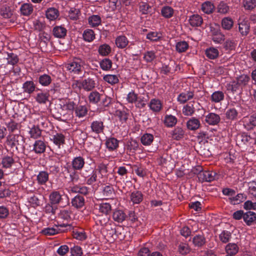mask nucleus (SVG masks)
Masks as SVG:
<instances>
[{
    "mask_svg": "<svg viewBox=\"0 0 256 256\" xmlns=\"http://www.w3.org/2000/svg\"><path fill=\"white\" fill-rule=\"evenodd\" d=\"M190 24L192 26H200L203 22L202 18L198 14H194L189 18Z\"/></svg>",
    "mask_w": 256,
    "mask_h": 256,
    "instance_id": "nucleus-37",
    "label": "nucleus"
},
{
    "mask_svg": "<svg viewBox=\"0 0 256 256\" xmlns=\"http://www.w3.org/2000/svg\"><path fill=\"white\" fill-rule=\"evenodd\" d=\"M52 80L51 77L46 74L41 75L38 78L39 83L44 86H49L52 82Z\"/></svg>",
    "mask_w": 256,
    "mask_h": 256,
    "instance_id": "nucleus-49",
    "label": "nucleus"
},
{
    "mask_svg": "<svg viewBox=\"0 0 256 256\" xmlns=\"http://www.w3.org/2000/svg\"><path fill=\"white\" fill-rule=\"evenodd\" d=\"M14 163V160L12 157L6 156L2 158L0 164L3 168H10Z\"/></svg>",
    "mask_w": 256,
    "mask_h": 256,
    "instance_id": "nucleus-56",
    "label": "nucleus"
},
{
    "mask_svg": "<svg viewBox=\"0 0 256 256\" xmlns=\"http://www.w3.org/2000/svg\"><path fill=\"white\" fill-rule=\"evenodd\" d=\"M7 58L6 59L8 60V64L11 65H14L16 64L18 62V58L16 54L14 53H8L7 52Z\"/></svg>",
    "mask_w": 256,
    "mask_h": 256,
    "instance_id": "nucleus-59",
    "label": "nucleus"
},
{
    "mask_svg": "<svg viewBox=\"0 0 256 256\" xmlns=\"http://www.w3.org/2000/svg\"><path fill=\"white\" fill-rule=\"evenodd\" d=\"M243 219L248 226H250L256 221V214L251 211L247 212L244 214Z\"/></svg>",
    "mask_w": 256,
    "mask_h": 256,
    "instance_id": "nucleus-26",
    "label": "nucleus"
},
{
    "mask_svg": "<svg viewBox=\"0 0 256 256\" xmlns=\"http://www.w3.org/2000/svg\"><path fill=\"white\" fill-rule=\"evenodd\" d=\"M0 14L4 18H8L12 15V12L10 7L3 6L0 10Z\"/></svg>",
    "mask_w": 256,
    "mask_h": 256,
    "instance_id": "nucleus-64",
    "label": "nucleus"
},
{
    "mask_svg": "<svg viewBox=\"0 0 256 256\" xmlns=\"http://www.w3.org/2000/svg\"><path fill=\"white\" fill-rule=\"evenodd\" d=\"M220 120V116L214 112H210L205 116L204 121L209 125L215 126Z\"/></svg>",
    "mask_w": 256,
    "mask_h": 256,
    "instance_id": "nucleus-10",
    "label": "nucleus"
},
{
    "mask_svg": "<svg viewBox=\"0 0 256 256\" xmlns=\"http://www.w3.org/2000/svg\"><path fill=\"white\" fill-rule=\"evenodd\" d=\"M81 63L80 60L76 58L72 62L68 63L66 65V68L70 72L79 74H81L82 71V67Z\"/></svg>",
    "mask_w": 256,
    "mask_h": 256,
    "instance_id": "nucleus-5",
    "label": "nucleus"
},
{
    "mask_svg": "<svg viewBox=\"0 0 256 256\" xmlns=\"http://www.w3.org/2000/svg\"><path fill=\"white\" fill-rule=\"evenodd\" d=\"M126 216L122 210H115L112 214L113 220L118 223L124 222L126 218Z\"/></svg>",
    "mask_w": 256,
    "mask_h": 256,
    "instance_id": "nucleus-27",
    "label": "nucleus"
},
{
    "mask_svg": "<svg viewBox=\"0 0 256 256\" xmlns=\"http://www.w3.org/2000/svg\"><path fill=\"white\" fill-rule=\"evenodd\" d=\"M6 126L10 132H14L18 130L20 128V125L18 122L10 120L6 123Z\"/></svg>",
    "mask_w": 256,
    "mask_h": 256,
    "instance_id": "nucleus-53",
    "label": "nucleus"
},
{
    "mask_svg": "<svg viewBox=\"0 0 256 256\" xmlns=\"http://www.w3.org/2000/svg\"><path fill=\"white\" fill-rule=\"evenodd\" d=\"M67 32V30L62 26H56L54 28L52 33L54 37L57 38H64Z\"/></svg>",
    "mask_w": 256,
    "mask_h": 256,
    "instance_id": "nucleus-25",
    "label": "nucleus"
},
{
    "mask_svg": "<svg viewBox=\"0 0 256 256\" xmlns=\"http://www.w3.org/2000/svg\"><path fill=\"white\" fill-rule=\"evenodd\" d=\"M177 118L172 115H166L164 117V124L167 127L171 128L177 123Z\"/></svg>",
    "mask_w": 256,
    "mask_h": 256,
    "instance_id": "nucleus-43",
    "label": "nucleus"
},
{
    "mask_svg": "<svg viewBox=\"0 0 256 256\" xmlns=\"http://www.w3.org/2000/svg\"><path fill=\"white\" fill-rule=\"evenodd\" d=\"M194 96V92L191 91L183 92L180 93L177 98L178 101L180 104H184L188 100L193 98Z\"/></svg>",
    "mask_w": 256,
    "mask_h": 256,
    "instance_id": "nucleus-21",
    "label": "nucleus"
},
{
    "mask_svg": "<svg viewBox=\"0 0 256 256\" xmlns=\"http://www.w3.org/2000/svg\"><path fill=\"white\" fill-rule=\"evenodd\" d=\"M28 129V132L30 136V138L36 140L41 136L42 130L38 126L32 125V127H29Z\"/></svg>",
    "mask_w": 256,
    "mask_h": 256,
    "instance_id": "nucleus-11",
    "label": "nucleus"
},
{
    "mask_svg": "<svg viewBox=\"0 0 256 256\" xmlns=\"http://www.w3.org/2000/svg\"><path fill=\"white\" fill-rule=\"evenodd\" d=\"M103 195L106 198H110L114 196V190L112 186H106L103 189Z\"/></svg>",
    "mask_w": 256,
    "mask_h": 256,
    "instance_id": "nucleus-61",
    "label": "nucleus"
},
{
    "mask_svg": "<svg viewBox=\"0 0 256 256\" xmlns=\"http://www.w3.org/2000/svg\"><path fill=\"white\" fill-rule=\"evenodd\" d=\"M148 106L152 112H159L162 109L163 104L158 98H154L150 100Z\"/></svg>",
    "mask_w": 256,
    "mask_h": 256,
    "instance_id": "nucleus-8",
    "label": "nucleus"
},
{
    "mask_svg": "<svg viewBox=\"0 0 256 256\" xmlns=\"http://www.w3.org/2000/svg\"><path fill=\"white\" fill-rule=\"evenodd\" d=\"M205 54L208 58L214 60L218 57L219 52L217 48L210 47L206 50Z\"/></svg>",
    "mask_w": 256,
    "mask_h": 256,
    "instance_id": "nucleus-46",
    "label": "nucleus"
},
{
    "mask_svg": "<svg viewBox=\"0 0 256 256\" xmlns=\"http://www.w3.org/2000/svg\"><path fill=\"white\" fill-rule=\"evenodd\" d=\"M143 58L147 62H150L156 58V52L152 50L147 51L144 54Z\"/></svg>",
    "mask_w": 256,
    "mask_h": 256,
    "instance_id": "nucleus-62",
    "label": "nucleus"
},
{
    "mask_svg": "<svg viewBox=\"0 0 256 256\" xmlns=\"http://www.w3.org/2000/svg\"><path fill=\"white\" fill-rule=\"evenodd\" d=\"M250 80L249 76L246 74H242L236 77L234 80L228 83L226 86V90L234 93L247 85Z\"/></svg>",
    "mask_w": 256,
    "mask_h": 256,
    "instance_id": "nucleus-1",
    "label": "nucleus"
},
{
    "mask_svg": "<svg viewBox=\"0 0 256 256\" xmlns=\"http://www.w3.org/2000/svg\"><path fill=\"white\" fill-rule=\"evenodd\" d=\"M182 111L184 116H191L195 112V108L193 104L190 103L183 107Z\"/></svg>",
    "mask_w": 256,
    "mask_h": 256,
    "instance_id": "nucleus-51",
    "label": "nucleus"
},
{
    "mask_svg": "<svg viewBox=\"0 0 256 256\" xmlns=\"http://www.w3.org/2000/svg\"><path fill=\"white\" fill-rule=\"evenodd\" d=\"M222 26L225 30H230L234 25V21L230 17L223 18L221 22Z\"/></svg>",
    "mask_w": 256,
    "mask_h": 256,
    "instance_id": "nucleus-47",
    "label": "nucleus"
},
{
    "mask_svg": "<svg viewBox=\"0 0 256 256\" xmlns=\"http://www.w3.org/2000/svg\"><path fill=\"white\" fill-rule=\"evenodd\" d=\"M70 190L72 193H79L85 196L89 192V188L87 186L77 184L70 186Z\"/></svg>",
    "mask_w": 256,
    "mask_h": 256,
    "instance_id": "nucleus-19",
    "label": "nucleus"
},
{
    "mask_svg": "<svg viewBox=\"0 0 256 256\" xmlns=\"http://www.w3.org/2000/svg\"><path fill=\"white\" fill-rule=\"evenodd\" d=\"M20 11L23 16H30L33 12V6L30 3L23 4L20 6Z\"/></svg>",
    "mask_w": 256,
    "mask_h": 256,
    "instance_id": "nucleus-34",
    "label": "nucleus"
},
{
    "mask_svg": "<svg viewBox=\"0 0 256 256\" xmlns=\"http://www.w3.org/2000/svg\"><path fill=\"white\" fill-rule=\"evenodd\" d=\"M84 40L86 42H91L95 38V34L93 30H86L82 34Z\"/></svg>",
    "mask_w": 256,
    "mask_h": 256,
    "instance_id": "nucleus-50",
    "label": "nucleus"
},
{
    "mask_svg": "<svg viewBox=\"0 0 256 256\" xmlns=\"http://www.w3.org/2000/svg\"><path fill=\"white\" fill-rule=\"evenodd\" d=\"M244 126L248 130H252L256 126V113L244 118Z\"/></svg>",
    "mask_w": 256,
    "mask_h": 256,
    "instance_id": "nucleus-9",
    "label": "nucleus"
},
{
    "mask_svg": "<svg viewBox=\"0 0 256 256\" xmlns=\"http://www.w3.org/2000/svg\"><path fill=\"white\" fill-rule=\"evenodd\" d=\"M80 175L86 180V183L88 185H92L96 182L95 168L86 167L82 171Z\"/></svg>",
    "mask_w": 256,
    "mask_h": 256,
    "instance_id": "nucleus-3",
    "label": "nucleus"
},
{
    "mask_svg": "<svg viewBox=\"0 0 256 256\" xmlns=\"http://www.w3.org/2000/svg\"><path fill=\"white\" fill-rule=\"evenodd\" d=\"M49 200L51 204H58L62 201V196L58 191H53L49 196Z\"/></svg>",
    "mask_w": 256,
    "mask_h": 256,
    "instance_id": "nucleus-15",
    "label": "nucleus"
},
{
    "mask_svg": "<svg viewBox=\"0 0 256 256\" xmlns=\"http://www.w3.org/2000/svg\"><path fill=\"white\" fill-rule=\"evenodd\" d=\"M154 136L152 134L146 133L140 138L142 144L145 146H149L154 141Z\"/></svg>",
    "mask_w": 256,
    "mask_h": 256,
    "instance_id": "nucleus-44",
    "label": "nucleus"
},
{
    "mask_svg": "<svg viewBox=\"0 0 256 256\" xmlns=\"http://www.w3.org/2000/svg\"><path fill=\"white\" fill-rule=\"evenodd\" d=\"M98 52L102 56H107L111 52V48L108 44H102L98 48Z\"/></svg>",
    "mask_w": 256,
    "mask_h": 256,
    "instance_id": "nucleus-54",
    "label": "nucleus"
},
{
    "mask_svg": "<svg viewBox=\"0 0 256 256\" xmlns=\"http://www.w3.org/2000/svg\"><path fill=\"white\" fill-rule=\"evenodd\" d=\"M48 173L46 171H40L37 176L36 180L39 184L44 185L48 181Z\"/></svg>",
    "mask_w": 256,
    "mask_h": 256,
    "instance_id": "nucleus-38",
    "label": "nucleus"
},
{
    "mask_svg": "<svg viewBox=\"0 0 256 256\" xmlns=\"http://www.w3.org/2000/svg\"><path fill=\"white\" fill-rule=\"evenodd\" d=\"M33 150L36 154H41L44 153L46 148V144L42 140H36L33 145Z\"/></svg>",
    "mask_w": 256,
    "mask_h": 256,
    "instance_id": "nucleus-18",
    "label": "nucleus"
},
{
    "mask_svg": "<svg viewBox=\"0 0 256 256\" xmlns=\"http://www.w3.org/2000/svg\"><path fill=\"white\" fill-rule=\"evenodd\" d=\"M49 94L47 92H39L36 96V101L40 104H46L48 100Z\"/></svg>",
    "mask_w": 256,
    "mask_h": 256,
    "instance_id": "nucleus-36",
    "label": "nucleus"
},
{
    "mask_svg": "<svg viewBox=\"0 0 256 256\" xmlns=\"http://www.w3.org/2000/svg\"><path fill=\"white\" fill-rule=\"evenodd\" d=\"M116 44L120 48H124L128 44L129 41L124 36H120L116 39Z\"/></svg>",
    "mask_w": 256,
    "mask_h": 256,
    "instance_id": "nucleus-29",
    "label": "nucleus"
},
{
    "mask_svg": "<svg viewBox=\"0 0 256 256\" xmlns=\"http://www.w3.org/2000/svg\"><path fill=\"white\" fill-rule=\"evenodd\" d=\"M238 246L234 243H230L226 246V251L229 256H234L238 253Z\"/></svg>",
    "mask_w": 256,
    "mask_h": 256,
    "instance_id": "nucleus-40",
    "label": "nucleus"
},
{
    "mask_svg": "<svg viewBox=\"0 0 256 256\" xmlns=\"http://www.w3.org/2000/svg\"><path fill=\"white\" fill-rule=\"evenodd\" d=\"M22 88L24 93L30 94L35 90L36 85L33 81L28 80L23 84Z\"/></svg>",
    "mask_w": 256,
    "mask_h": 256,
    "instance_id": "nucleus-22",
    "label": "nucleus"
},
{
    "mask_svg": "<svg viewBox=\"0 0 256 256\" xmlns=\"http://www.w3.org/2000/svg\"><path fill=\"white\" fill-rule=\"evenodd\" d=\"M216 173L212 171L200 172L198 175V180L201 182H211L216 178Z\"/></svg>",
    "mask_w": 256,
    "mask_h": 256,
    "instance_id": "nucleus-6",
    "label": "nucleus"
},
{
    "mask_svg": "<svg viewBox=\"0 0 256 256\" xmlns=\"http://www.w3.org/2000/svg\"><path fill=\"white\" fill-rule=\"evenodd\" d=\"M24 142V138L20 134H10L6 138V143L12 148L21 146Z\"/></svg>",
    "mask_w": 256,
    "mask_h": 256,
    "instance_id": "nucleus-4",
    "label": "nucleus"
},
{
    "mask_svg": "<svg viewBox=\"0 0 256 256\" xmlns=\"http://www.w3.org/2000/svg\"><path fill=\"white\" fill-rule=\"evenodd\" d=\"M184 132L182 128L176 127L171 132L170 134L174 140H180L184 138Z\"/></svg>",
    "mask_w": 256,
    "mask_h": 256,
    "instance_id": "nucleus-33",
    "label": "nucleus"
},
{
    "mask_svg": "<svg viewBox=\"0 0 256 256\" xmlns=\"http://www.w3.org/2000/svg\"><path fill=\"white\" fill-rule=\"evenodd\" d=\"M100 94L96 91L91 92L88 96L90 102L94 104H98L100 100Z\"/></svg>",
    "mask_w": 256,
    "mask_h": 256,
    "instance_id": "nucleus-55",
    "label": "nucleus"
},
{
    "mask_svg": "<svg viewBox=\"0 0 256 256\" xmlns=\"http://www.w3.org/2000/svg\"><path fill=\"white\" fill-rule=\"evenodd\" d=\"M95 171L96 174V181L98 180V177L100 179H103L104 181L108 176L107 164L104 163L99 164L97 168H95Z\"/></svg>",
    "mask_w": 256,
    "mask_h": 256,
    "instance_id": "nucleus-7",
    "label": "nucleus"
},
{
    "mask_svg": "<svg viewBox=\"0 0 256 256\" xmlns=\"http://www.w3.org/2000/svg\"><path fill=\"white\" fill-rule=\"evenodd\" d=\"M88 112L87 108L86 106H79L76 107L75 109V113L78 118H82Z\"/></svg>",
    "mask_w": 256,
    "mask_h": 256,
    "instance_id": "nucleus-60",
    "label": "nucleus"
},
{
    "mask_svg": "<svg viewBox=\"0 0 256 256\" xmlns=\"http://www.w3.org/2000/svg\"><path fill=\"white\" fill-rule=\"evenodd\" d=\"M188 48V44L185 41H180L176 44V50L178 52H182L186 51Z\"/></svg>",
    "mask_w": 256,
    "mask_h": 256,
    "instance_id": "nucleus-63",
    "label": "nucleus"
},
{
    "mask_svg": "<svg viewBox=\"0 0 256 256\" xmlns=\"http://www.w3.org/2000/svg\"><path fill=\"white\" fill-rule=\"evenodd\" d=\"M82 89L87 92L92 90L96 86L95 81L90 78L82 80Z\"/></svg>",
    "mask_w": 256,
    "mask_h": 256,
    "instance_id": "nucleus-24",
    "label": "nucleus"
},
{
    "mask_svg": "<svg viewBox=\"0 0 256 256\" xmlns=\"http://www.w3.org/2000/svg\"><path fill=\"white\" fill-rule=\"evenodd\" d=\"M119 77L118 74H106L104 76L103 80L111 85H114L119 82Z\"/></svg>",
    "mask_w": 256,
    "mask_h": 256,
    "instance_id": "nucleus-35",
    "label": "nucleus"
},
{
    "mask_svg": "<svg viewBox=\"0 0 256 256\" xmlns=\"http://www.w3.org/2000/svg\"><path fill=\"white\" fill-rule=\"evenodd\" d=\"M88 22L92 27H96L100 24L102 20L100 16L92 15L88 18Z\"/></svg>",
    "mask_w": 256,
    "mask_h": 256,
    "instance_id": "nucleus-48",
    "label": "nucleus"
},
{
    "mask_svg": "<svg viewBox=\"0 0 256 256\" xmlns=\"http://www.w3.org/2000/svg\"><path fill=\"white\" fill-rule=\"evenodd\" d=\"M101 68L104 70H110L112 66V62L109 58H104L100 63Z\"/></svg>",
    "mask_w": 256,
    "mask_h": 256,
    "instance_id": "nucleus-58",
    "label": "nucleus"
},
{
    "mask_svg": "<svg viewBox=\"0 0 256 256\" xmlns=\"http://www.w3.org/2000/svg\"><path fill=\"white\" fill-rule=\"evenodd\" d=\"M214 6L211 2L206 1L202 4L201 10L205 14H212L214 12Z\"/></svg>",
    "mask_w": 256,
    "mask_h": 256,
    "instance_id": "nucleus-39",
    "label": "nucleus"
},
{
    "mask_svg": "<svg viewBox=\"0 0 256 256\" xmlns=\"http://www.w3.org/2000/svg\"><path fill=\"white\" fill-rule=\"evenodd\" d=\"M224 98V94L222 91L218 90L214 92L210 96V100L212 102L218 103Z\"/></svg>",
    "mask_w": 256,
    "mask_h": 256,
    "instance_id": "nucleus-32",
    "label": "nucleus"
},
{
    "mask_svg": "<svg viewBox=\"0 0 256 256\" xmlns=\"http://www.w3.org/2000/svg\"><path fill=\"white\" fill-rule=\"evenodd\" d=\"M162 34L160 32H150L146 34V38L152 42H158L161 40Z\"/></svg>",
    "mask_w": 256,
    "mask_h": 256,
    "instance_id": "nucleus-52",
    "label": "nucleus"
},
{
    "mask_svg": "<svg viewBox=\"0 0 256 256\" xmlns=\"http://www.w3.org/2000/svg\"><path fill=\"white\" fill-rule=\"evenodd\" d=\"M85 164L84 159L80 156L74 158L72 162V168L75 170H81Z\"/></svg>",
    "mask_w": 256,
    "mask_h": 256,
    "instance_id": "nucleus-13",
    "label": "nucleus"
},
{
    "mask_svg": "<svg viewBox=\"0 0 256 256\" xmlns=\"http://www.w3.org/2000/svg\"><path fill=\"white\" fill-rule=\"evenodd\" d=\"M232 237L231 232L228 230H223L219 235L220 240L223 243H226L230 241Z\"/></svg>",
    "mask_w": 256,
    "mask_h": 256,
    "instance_id": "nucleus-57",
    "label": "nucleus"
},
{
    "mask_svg": "<svg viewBox=\"0 0 256 256\" xmlns=\"http://www.w3.org/2000/svg\"><path fill=\"white\" fill-rule=\"evenodd\" d=\"M72 206L76 209L82 208L85 204V200L82 196L78 194L72 199Z\"/></svg>",
    "mask_w": 256,
    "mask_h": 256,
    "instance_id": "nucleus-16",
    "label": "nucleus"
},
{
    "mask_svg": "<svg viewBox=\"0 0 256 256\" xmlns=\"http://www.w3.org/2000/svg\"><path fill=\"white\" fill-rule=\"evenodd\" d=\"M192 243L195 246L202 247L206 243V238L203 234H197L192 238Z\"/></svg>",
    "mask_w": 256,
    "mask_h": 256,
    "instance_id": "nucleus-42",
    "label": "nucleus"
},
{
    "mask_svg": "<svg viewBox=\"0 0 256 256\" xmlns=\"http://www.w3.org/2000/svg\"><path fill=\"white\" fill-rule=\"evenodd\" d=\"M239 31L242 36H246L250 30V24L248 20L240 18L238 21Z\"/></svg>",
    "mask_w": 256,
    "mask_h": 256,
    "instance_id": "nucleus-12",
    "label": "nucleus"
},
{
    "mask_svg": "<svg viewBox=\"0 0 256 256\" xmlns=\"http://www.w3.org/2000/svg\"><path fill=\"white\" fill-rule=\"evenodd\" d=\"M106 145L109 150H114L118 146V140L114 138H107Z\"/></svg>",
    "mask_w": 256,
    "mask_h": 256,
    "instance_id": "nucleus-30",
    "label": "nucleus"
},
{
    "mask_svg": "<svg viewBox=\"0 0 256 256\" xmlns=\"http://www.w3.org/2000/svg\"><path fill=\"white\" fill-rule=\"evenodd\" d=\"M57 218L62 224H58V226L62 228L70 227L71 226L68 224L72 220V211L70 210H61L58 214Z\"/></svg>",
    "mask_w": 256,
    "mask_h": 256,
    "instance_id": "nucleus-2",
    "label": "nucleus"
},
{
    "mask_svg": "<svg viewBox=\"0 0 256 256\" xmlns=\"http://www.w3.org/2000/svg\"><path fill=\"white\" fill-rule=\"evenodd\" d=\"M130 198L134 204H139L144 199V194L140 191L135 190L130 194Z\"/></svg>",
    "mask_w": 256,
    "mask_h": 256,
    "instance_id": "nucleus-14",
    "label": "nucleus"
},
{
    "mask_svg": "<svg viewBox=\"0 0 256 256\" xmlns=\"http://www.w3.org/2000/svg\"><path fill=\"white\" fill-rule=\"evenodd\" d=\"M200 126V122L198 119L193 117L186 122L187 128L190 130H198Z\"/></svg>",
    "mask_w": 256,
    "mask_h": 256,
    "instance_id": "nucleus-23",
    "label": "nucleus"
},
{
    "mask_svg": "<svg viewBox=\"0 0 256 256\" xmlns=\"http://www.w3.org/2000/svg\"><path fill=\"white\" fill-rule=\"evenodd\" d=\"M104 126L102 120H94L90 125L92 131L96 134L103 132Z\"/></svg>",
    "mask_w": 256,
    "mask_h": 256,
    "instance_id": "nucleus-17",
    "label": "nucleus"
},
{
    "mask_svg": "<svg viewBox=\"0 0 256 256\" xmlns=\"http://www.w3.org/2000/svg\"><path fill=\"white\" fill-rule=\"evenodd\" d=\"M100 212L106 215L108 214L112 210V206L108 202H102L96 205Z\"/></svg>",
    "mask_w": 256,
    "mask_h": 256,
    "instance_id": "nucleus-45",
    "label": "nucleus"
},
{
    "mask_svg": "<svg viewBox=\"0 0 256 256\" xmlns=\"http://www.w3.org/2000/svg\"><path fill=\"white\" fill-rule=\"evenodd\" d=\"M160 13L166 18H170L173 16L174 10L170 6H165L162 8Z\"/></svg>",
    "mask_w": 256,
    "mask_h": 256,
    "instance_id": "nucleus-31",
    "label": "nucleus"
},
{
    "mask_svg": "<svg viewBox=\"0 0 256 256\" xmlns=\"http://www.w3.org/2000/svg\"><path fill=\"white\" fill-rule=\"evenodd\" d=\"M50 140L57 146L58 148H60V146L64 144L65 136L62 134L56 133L51 136Z\"/></svg>",
    "mask_w": 256,
    "mask_h": 256,
    "instance_id": "nucleus-20",
    "label": "nucleus"
},
{
    "mask_svg": "<svg viewBox=\"0 0 256 256\" xmlns=\"http://www.w3.org/2000/svg\"><path fill=\"white\" fill-rule=\"evenodd\" d=\"M225 114L228 120H236L238 118L239 113L234 108H228L226 110Z\"/></svg>",
    "mask_w": 256,
    "mask_h": 256,
    "instance_id": "nucleus-28",
    "label": "nucleus"
},
{
    "mask_svg": "<svg viewBox=\"0 0 256 256\" xmlns=\"http://www.w3.org/2000/svg\"><path fill=\"white\" fill-rule=\"evenodd\" d=\"M59 16L58 10L54 8H50L46 11V16L50 20L56 19Z\"/></svg>",
    "mask_w": 256,
    "mask_h": 256,
    "instance_id": "nucleus-41",
    "label": "nucleus"
}]
</instances>
